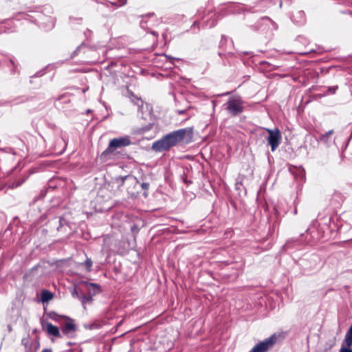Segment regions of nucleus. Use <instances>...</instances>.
<instances>
[{"instance_id": "obj_1", "label": "nucleus", "mask_w": 352, "mask_h": 352, "mask_svg": "<svg viewBox=\"0 0 352 352\" xmlns=\"http://www.w3.org/2000/svg\"><path fill=\"white\" fill-rule=\"evenodd\" d=\"M193 131L192 128L180 129L166 135L162 140L155 142L153 144V149L155 151H163L169 149L178 142L186 139L190 141L192 138Z\"/></svg>"}, {"instance_id": "obj_2", "label": "nucleus", "mask_w": 352, "mask_h": 352, "mask_svg": "<svg viewBox=\"0 0 352 352\" xmlns=\"http://www.w3.org/2000/svg\"><path fill=\"white\" fill-rule=\"evenodd\" d=\"M193 131L192 128L180 129L166 135L162 140L155 142L153 144V149L155 151H163L169 149L178 142L186 139L190 141L192 138Z\"/></svg>"}, {"instance_id": "obj_3", "label": "nucleus", "mask_w": 352, "mask_h": 352, "mask_svg": "<svg viewBox=\"0 0 352 352\" xmlns=\"http://www.w3.org/2000/svg\"><path fill=\"white\" fill-rule=\"evenodd\" d=\"M267 132L269 133L268 142L272 147V150L274 151L278 146L281 138L280 131L277 129L275 130L267 129Z\"/></svg>"}, {"instance_id": "obj_4", "label": "nucleus", "mask_w": 352, "mask_h": 352, "mask_svg": "<svg viewBox=\"0 0 352 352\" xmlns=\"http://www.w3.org/2000/svg\"><path fill=\"white\" fill-rule=\"evenodd\" d=\"M129 144H130V141L126 138L113 139L110 142L109 148L107 149L106 152L111 153V152H113V149H116L117 148L127 146Z\"/></svg>"}, {"instance_id": "obj_5", "label": "nucleus", "mask_w": 352, "mask_h": 352, "mask_svg": "<svg viewBox=\"0 0 352 352\" xmlns=\"http://www.w3.org/2000/svg\"><path fill=\"white\" fill-rule=\"evenodd\" d=\"M276 338L272 336L264 342H262L255 346L252 352H265L275 342Z\"/></svg>"}, {"instance_id": "obj_6", "label": "nucleus", "mask_w": 352, "mask_h": 352, "mask_svg": "<svg viewBox=\"0 0 352 352\" xmlns=\"http://www.w3.org/2000/svg\"><path fill=\"white\" fill-rule=\"evenodd\" d=\"M228 110L233 115H236L242 111L241 102L239 99L229 100Z\"/></svg>"}, {"instance_id": "obj_7", "label": "nucleus", "mask_w": 352, "mask_h": 352, "mask_svg": "<svg viewBox=\"0 0 352 352\" xmlns=\"http://www.w3.org/2000/svg\"><path fill=\"white\" fill-rule=\"evenodd\" d=\"M56 316L58 318H63L65 320L63 328V331L64 333H68L69 332L76 331V325L74 324V320L72 318L65 316L56 315Z\"/></svg>"}, {"instance_id": "obj_8", "label": "nucleus", "mask_w": 352, "mask_h": 352, "mask_svg": "<svg viewBox=\"0 0 352 352\" xmlns=\"http://www.w3.org/2000/svg\"><path fill=\"white\" fill-rule=\"evenodd\" d=\"M43 329L49 334L56 337H60L59 329L57 327L51 323H45L42 324Z\"/></svg>"}, {"instance_id": "obj_9", "label": "nucleus", "mask_w": 352, "mask_h": 352, "mask_svg": "<svg viewBox=\"0 0 352 352\" xmlns=\"http://www.w3.org/2000/svg\"><path fill=\"white\" fill-rule=\"evenodd\" d=\"M80 286L85 289L89 295L94 296L99 292V287L96 284L89 283L87 282H82L80 283Z\"/></svg>"}, {"instance_id": "obj_10", "label": "nucleus", "mask_w": 352, "mask_h": 352, "mask_svg": "<svg viewBox=\"0 0 352 352\" xmlns=\"http://www.w3.org/2000/svg\"><path fill=\"white\" fill-rule=\"evenodd\" d=\"M344 343L348 346H352V325L350 327V328L349 329L348 331L346 333Z\"/></svg>"}, {"instance_id": "obj_11", "label": "nucleus", "mask_w": 352, "mask_h": 352, "mask_svg": "<svg viewBox=\"0 0 352 352\" xmlns=\"http://www.w3.org/2000/svg\"><path fill=\"white\" fill-rule=\"evenodd\" d=\"M53 296L52 293L47 291H43L41 294V300L43 302H47L52 298Z\"/></svg>"}, {"instance_id": "obj_12", "label": "nucleus", "mask_w": 352, "mask_h": 352, "mask_svg": "<svg viewBox=\"0 0 352 352\" xmlns=\"http://www.w3.org/2000/svg\"><path fill=\"white\" fill-rule=\"evenodd\" d=\"M351 346H348L344 342L342 344V347L340 350V352H352V349H350Z\"/></svg>"}, {"instance_id": "obj_13", "label": "nucleus", "mask_w": 352, "mask_h": 352, "mask_svg": "<svg viewBox=\"0 0 352 352\" xmlns=\"http://www.w3.org/2000/svg\"><path fill=\"white\" fill-rule=\"evenodd\" d=\"M85 265V267H87V270L90 271L91 265H92V261L90 259H87Z\"/></svg>"}, {"instance_id": "obj_14", "label": "nucleus", "mask_w": 352, "mask_h": 352, "mask_svg": "<svg viewBox=\"0 0 352 352\" xmlns=\"http://www.w3.org/2000/svg\"><path fill=\"white\" fill-rule=\"evenodd\" d=\"M82 302L85 303V302H91L92 300V296H82Z\"/></svg>"}, {"instance_id": "obj_15", "label": "nucleus", "mask_w": 352, "mask_h": 352, "mask_svg": "<svg viewBox=\"0 0 352 352\" xmlns=\"http://www.w3.org/2000/svg\"><path fill=\"white\" fill-rule=\"evenodd\" d=\"M141 186L142 188L144 189V190H148V186H149V184L148 183H146V182H143L142 184H141Z\"/></svg>"}, {"instance_id": "obj_16", "label": "nucleus", "mask_w": 352, "mask_h": 352, "mask_svg": "<svg viewBox=\"0 0 352 352\" xmlns=\"http://www.w3.org/2000/svg\"><path fill=\"white\" fill-rule=\"evenodd\" d=\"M42 352H52V350L46 349H44Z\"/></svg>"}, {"instance_id": "obj_17", "label": "nucleus", "mask_w": 352, "mask_h": 352, "mask_svg": "<svg viewBox=\"0 0 352 352\" xmlns=\"http://www.w3.org/2000/svg\"><path fill=\"white\" fill-rule=\"evenodd\" d=\"M74 295H76V296H78V292H77L76 290H75V291L74 292Z\"/></svg>"}, {"instance_id": "obj_18", "label": "nucleus", "mask_w": 352, "mask_h": 352, "mask_svg": "<svg viewBox=\"0 0 352 352\" xmlns=\"http://www.w3.org/2000/svg\"><path fill=\"white\" fill-rule=\"evenodd\" d=\"M144 195L145 197L147 196V193L146 192H144Z\"/></svg>"}, {"instance_id": "obj_19", "label": "nucleus", "mask_w": 352, "mask_h": 352, "mask_svg": "<svg viewBox=\"0 0 352 352\" xmlns=\"http://www.w3.org/2000/svg\"><path fill=\"white\" fill-rule=\"evenodd\" d=\"M52 318H53L54 320H58L56 318H54V317H52Z\"/></svg>"}]
</instances>
